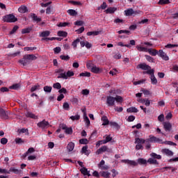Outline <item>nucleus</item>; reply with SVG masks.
I'll return each mask as SVG.
<instances>
[{"label":"nucleus","mask_w":178,"mask_h":178,"mask_svg":"<svg viewBox=\"0 0 178 178\" xmlns=\"http://www.w3.org/2000/svg\"><path fill=\"white\" fill-rule=\"evenodd\" d=\"M58 79H64L65 80L67 79V76H66V72H62L60 73L58 76Z\"/></svg>","instance_id":"c03bdc74"},{"label":"nucleus","mask_w":178,"mask_h":178,"mask_svg":"<svg viewBox=\"0 0 178 178\" xmlns=\"http://www.w3.org/2000/svg\"><path fill=\"white\" fill-rule=\"evenodd\" d=\"M163 126L165 131H170L172 130V124L169 122H163Z\"/></svg>","instance_id":"ddd939ff"},{"label":"nucleus","mask_w":178,"mask_h":178,"mask_svg":"<svg viewBox=\"0 0 178 178\" xmlns=\"http://www.w3.org/2000/svg\"><path fill=\"white\" fill-rule=\"evenodd\" d=\"M176 47H178V44H168L167 45L165 46V48L172 49Z\"/></svg>","instance_id":"e2e57ef3"},{"label":"nucleus","mask_w":178,"mask_h":178,"mask_svg":"<svg viewBox=\"0 0 178 178\" xmlns=\"http://www.w3.org/2000/svg\"><path fill=\"white\" fill-rule=\"evenodd\" d=\"M80 42V39L77 38L74 42H72V45L74 47V48H77V44Z\"/></svg>","instance_id":"3c124183"},{"label":"nucleus","mask_w":178,"mask_h":178,"mask_svg":"<svg viewBox=\"0 0 178 178\" xmlns=\"http://www.w3.org/2000/svg\"><path fill=\"white\" fill-rule=\"evenodd\" d=\"M49 124V122L48 121L43 120L42 121L38 122L37 124V126L39 127L40 129H47Z\"/></svg>","instance_id":"0eeeda50"},{"label":"nucleus","mask_w":178,"mask_h":178,"mask_svg":"<svg viewBox=\"0 0 178 178\" xmlns=\"http://www.w3.org/2000/svg\"><path fill=\"white\" fill-rule=\"evenodd\" d=\"M159 56L161 57L164 60H169V56H168L166 53H165L162 49L159 51Z\"/></svg>","instance_id":"4468645a"},{"label":"nucleus","mask_w":178,"mask_h":178,"mask_svg":"<svg viewBox=\"0 0 178 178\" xmlns=\"http://www.w3.org/2000/svg\"><path fill=\"white\" fill-rule=\"evenodd\" d=\"M53 88H56V90H60L62 88V86L59 82L53 84Z\"/></svg>","instance_id":"a18cd8bd"},{"label":"nucleus","mask_w":178,"mask_h":178,"mask_svg":"<svg viewBox=\"0 0 178 178\" xmlns=\"http://www.w3.org/2000/svg\"><path fill=\"white\" fill-rule=\"evenodd\" d=\"M118 10V8H115V7H110L108 8H107L105 12L106 13H110V14H112L114 12H116Z\"/></svg>","instance_id":"b1692460"},{"label":"nucleus","mask_w":178,"mask_h":178,"mask_svg":"<svg viewBox=\"0 0 178 178\" xmlns=\"http://www.w3.org/2000/svg\"><path fill=\"white\" fill-rule=\"evenodd\" d=\"M60 58L62 60H69L70 59V56L65 55L60 56Z\"/></svg>","instance_id":"bf43d9fd"},{"label":"nucleus","mask_w":178,"mask_h":178,"mask_svg":"<svg viewBox=\"0 0 178 178\" xmlns=\"http://www.w3.org/2000/svg\"><path fill=\"white\" fill-rule=\"evenodd\" d=\"M67 12V13H69V15H70V16H76V15H77L76 11L73 10V9H70Z\"/></svg>","instance_id":"37998d69"},{"label":"nucleus","mask_w":178,"mask_h":178,"mask_svg":"<svg viewBox=\"0 0 178 178\" xmlns=\"http://www.w3.org/2000/svg\"><path fill=\"white\" fill-rule=\"evenodd\" d=\"M31 17L33 20V22H36L37 23H40L41 22V18L38 17L37 15H35V13L31 14Z\"/></svg>","instance_id":"6ab92c4d"},{"label":"nucleus","mask_w":178,"mask_h":178,"mask_svg":"<svg viewBox=\"0 0 178 178\" xmlns=\"http://www.w3.org/2000/svg\"><path fill=\"white\" fill-rule=\"evenodd\" d=\"M145 56L147 60H148V62H152V63L154 62V58H152V56H148V55H145Z\"/></svg>","instance_id":"338daca9"},{"label":"nucleus","mask_w":178,"mask_h":178,"mask_svg":"<svg viewBox=\"0 0 178 178\" xmlns=\"http://www.w3.org/2000/svg\"><path fill=\"white\" fill-rule=\"evenodd\" d=\"M150 156H152L153 159H162V156L159 154H156V153H154V152L150 154Z\"/></svg>","instance_id":"c9c22d12"},{"label":"nucleus","mask_w":178,"mask_h":178,"mask_svg":"<svg viewBox=\"0 0 178 178\" xmlns=\"http://www.w3.org/2000/svg\"><path fill=\"white\" fill-rule=\"evenodd\" d=\"M19 131V133H26V136H29V129L23 128Z\"/></svg>","instance_id":"774afa93"},{"label":"nucleus","mask_w":178,"mask_h":178,"mask_svg":"<svg viewBox=\"0 0 178 178\" xmlns=\"http://www.w3.org/2000/svg\"><path fill=\"white\" fill-rule=\"evenodd\" d=\"M65 74L67 79L68 77H73V76H74V72H73V71L68 70Z\"/></svg>","instance_id":"864d4df0"},{"label":"nucleus","mask_w":178,"mask_h":178,"mask_svg":"<svg viewBox=\"0 0 178 178\" xmlns=\"http://www.w3.org/2000/svg\"><path fill=\"white\" fill-rule=\"evenodd\" d=\"M102 152H112V149L108 148V146L104 145L102 147H100L97 151V154L99 155V154H102Z\"/></svg>","instance_id":"423d86ee"},{"label":"nucleus","mask_w":178,"mask_h":178,"mask_svg":"<svg viewBox=\"0 0 178 178\" xmlns=\"http://www.w3.org/2000/svg\"><path fill=\"white\" fill-rule=\"evenodd\" d=\"M155 72H152L150 74V80H151V83L152 84L156 86V84H158V80L156 79V77H155Z\"/></svg>","instance_id":"dca6fc26"},{"label":"nucleus","mask_w":178,"mask_h":178,"mask_svg":"<svg viewBox=\"0 0 178 178\" xmlns=\"http://www.w3.org/2000/svg\"><path fill=\"white\" fill-rule=\"evenodd\" d=\"M15 143L20 145V144H24V140L22 139V138H16L15 139Z\"/></svg>","instance_id":"a19ab883"},{"label":"nucleus","mask_w":178,"mask_h":178,"mask_svg":"<svg viewBox=\"0 0 178 178\" xmlns=\"http://www.w3.org/2000/svg\"><path fill=\"white\" fill-rule=\"evenodd\" d=\"M138 163H140V165H147V160L144 159H139L138 160Z\"/></svg>","instance_id":"5fc2aeb1"},{"label":"nucleus","mask_w":178,"mask_h":178,"mask_svg":"<svg viewBox=\"0 0 178 178\" xmlns=\"http://www.w3.org/2000/svg\"><path fill=\"white\" fill-rule=\"evenodd\" d=\"M98 168L102 169V170H108L109 167L108 165H105V161L102 160L100 163L98 164Z\"/></svg>","instance_id":"f8f14e48"},{"label":"nucleus","mask_w":178,"mask_h":178,"mask_svg":"<svg viewBox=\"0 0 178 178\" xmlns=\"http://www.w3.org/2000/svg\"><path fill=\"white\" fill-rule=\"evenodd\" d=\"M147 163H149V165H159V162L156 161V159L152 158H149L147 160Z\"/></svg>","instance_id":"aec40b11"},{"label":"nucleus","mask_w":178,"mask_h":178,"mask_svg":"<svg viewBox=\"0 0 178 178\" xmlns=\"http://www.w3.org/2000/svg\"><path fill=\"white\" fill-rule=\"evenodd\" d=\"M147 71H143V74H149L151 75L152 73H155V70L154 69L147 70Z\"/></svg>","instance_id":"de8ad7c7"},{"label":"nucleus","mask_w":178,"mask_h":178,"mask_svg":"<svg viewBox=\"0 0 178 178\" xmlns=\"http://www.w3.org/2000/svg\"><path fill=\"white\" fill-rule=\"evenodd\" d=\"M43 90H44V92L49 93L52 91V87L46 86L43 88Z\"/></svg>","instance_id":"79ce46f5"},{"label":"nucleus","mask_w":178,"mask_h":178,"mask_svg":"<svg viewBox=\"0 0 178 178\" xmlns=\"http://www.w3.org/2000/svg\"><path fill=\"white\" fill-rule=\"evenodd\" d=\"M3 21L6 23H16L17 18L15 17V15L9 14L3 17Z\"/></svg>","instance_id":"f03ea898"},{"label":"nucleus","mask_w":178,"mask_h":178,"mask_svg":"<svg viewBox=\"0 0 178 178\" xmlns=\"http://www.w3.org/2000/svg\"><path fill=\"white\" fill-rule=\"evenodd\" d=\"M124 13L126 16H133V15H137L139 13L138 11H134L133 8H129L124 10Z\"/></svg>","instance_id":"9d476101"},{"label":"nucleus","mask_w":178,"mask_h":178,"mask_svg":"<svg viewBox=\"0 0 178 178\" xmlns=\"http://www.w3.org/2000/svg\"><path fill=\"white\" fill-rule=\"evenodd\" d=\"M40 87V86L39 84L33 86V87L31 88V92H34V91H37V90H39Z\"/></svg>","instance_id":"4d7b16f0"},{"label":"nucleus","mask_w":178,"mask_h":178,"mask_svg":"<svg viewBox=\"0 0 178 178\" xmlns=\"http://www.w3.org/2000/svg\"><path fill=\"white\" fill-rule=\"evenodd\" d=\"M122 163H127V165H129V166H137L138 163L136 162L135 161L129 160V159H123L121 161Z\"/></svg>","instance_id":"1a4fd4ad"},{"label":"nucleus","mask_w":178,"mask_h":178,"mask_svg":"<svg viewBox=\"0 0 178 178\" xmlns=\"http://www.w3.org/2000/svg\"><path fill=\"white\" fill-rule=\"evenodd\" d=\"M17 30H19V26H15L13 28L12 31L10 32V35L15 34V33L16 31H17Z\"/></svg>","instance_id":"680f3d73"},{"label":"nucleus","mask_w":178,"mask_h":178,"mask_svg":"<svg viewBox=\"0 0 178 178\" xmlns=\"http://www.w3.org/2000/svg\"><path fill=\"white\" fill-rule=\"evenodd\" d=\"M104 141H105L106 144L107 143H109L110 141H112V137H111V135H107L106 136V139H104Z\"/></svg>","instance_id":"69168bd1"},{"label":"nucleus","mask_w":178,"mask_h":178,"mask_svg":"<svg viewBox=\"0 0 178 178\" xmlns=\"http://www.w3.org/2000/svg\"><path fill=\"white\" fill-rule=\"evenodd\" d=\"M80 77H91V73L88 72H81L79 74Z\"/></svg>","instance_id":"ea45409f"},{"label":"nucleus","mask_w":178,"mask_h":178,"mask_svg":"<svg viewBox=\"0 0 178 178\" xmlns=\"http://www.w3.org/2000/svg\"><path fill=\"white\" fill-rule=\"evenodd\" d=\"M51 34V31H42L40 34V37H49V35Z\"/></svg>","instance_id":"473e14b6"},{"label":"nucleus","mask_w":178,"mask_h":178,"mask_svg":"<svg viewBox=\"0 0 178 178\" xmlns=\"http://www.w3.org/2000/svg\"><path fill=\"white\" fill-rule=\"evenodd\" d=\"M84 122H86L87 127H89L90 122V119L88 118V117H87V115L84 117Z\"/></svg>","instance_id":"052dcab7"},{"label":"nucleus","mask_w":178,"mask_h":178,"mask_svg":"<svg viewBox=\"0 0 178 178\" xmlns=\"http://www.w3.org/2000/svg\"><path fill=\"white\" fill-rule=\"evenodd\" d=\"M147 52L152 55V56H156L159 53L156 51V49H148Z\"/></svg>","instance_id":"393cba45"},{"label":"nucleus","mask_w":178,"mask_h":178,"mask_svg":"<svg viewBox=\"0 0 178 178\" xmlns=\"http://www.w3.org/2000/svg\"><path fill=\"white\" fill-rule=\"evenodd\" d=\"M18 12H19V13H27L28 12L27 6H21L18 8Z\"/></svg>","instance_id":"5701e85b"},{"label":"nucleus","mask_w":178,"mask_h":178,"mask_svg":"<svg viewBox=\"0 0 178 178\" xmlns=\"http://www.w3.org/2000/svg\"><path fill=\"white\" fill-rule=\"evenodd\" d=\"M60 127L62 129V130H64V132L65 133V134H70V135L73 134V128L67 127V126H66V124H60Z\"/></svg>","instance_id":"20e7f679"},{"label":"nucleus","mask_w":178,"mask_h":178,"mask_svg":"<svg viewBox=\"0 0 178 178\" xmlns=\"http://www.w3.org/2000/svg\"><path fill=\"white\" fill-rule=\"evenodd\" d=\"M102 144H106L104 140L97 141L96 143V147H99L100 145H102Z\"/></svg>","instance_id":"0e129e2a"},{"label":"nucleus","mask_w":178,"mask_h":178,"mask_svg":"<svg viewBox=\"0 0 178 178\" xmlns=\"http://www.w3.org/2000/svg\"><path fill=\"white\" fill-rule=\"evenodd\" d=\"M159 5H166L168 3H170L169 0H160L159 1Z\"/></svg>","instance_id":"13d9d810"},{"label":"nucleus","mask_w":178,"mask_h":178,"mask_svg":"<svg viewBox=\"0 0 178 178\" xmlns=\"http://www.w3.org/2000/svg\"><path fill=\"white\" fill-rule=\"evenodd\" d=\"M35 59H37V56L34 54H26L24 56L22 59L19 60V63L23 66H26L27 63H30L31 60H35Z\"/></svg>","instance_id":"f257e3e1"},{"label":"nucleus","mask_w":178,"mask_h":178,"mask_svg":"<svg viewBox=\"0 0 178 178\" xmlns=\"http://www.w3.org/2000/svg\"><path fill=\"white\" fill-rule=\"evenodd\" d=\"M115 101H116V102H123V97H122L121 96L119 95H116L115 97Z\"/></svg>","instance_id":"09e8293b"},{"label":"nucleus","mask_w":178,"mask_h":178,"mask_svg":"<svg viewBox=\"0 0 178 178\" xmlns=\"http://www.w3.org/2000/svg\"><path fill=\"white\" fill-rule=\"evenodd\" d=\"M145 143H147V140H145V139L143 138H136L135 139V144H145Z\"/></svg>","instance_id":"a878e982"},{"label":"nucleus","mask_w":178,"mask_h":178,"mask_svg":"<svg viewBox=\"0 0 178 178\" xmlns=\"http://www.w3.org/2000/svg\"><path fill=\"white\" fill-rule=\"evenodd\" d=\"M89 141L87 138H82L79 140V144L87 145L88 144Z\"/></svg>","instance_id":"603ef678"},{"label":"nucleus","mask_w":178,"mask_h":178,"mask_svg":"<svg viewBox=\"0 0 178 178\" xmlns=\"http://www.w3.org/2000/svg\"><path fill=\"white\" fill-rule=\"evenodd\" d=\"M11 172L15 173V175H19V173H20V171L15 168H10V170L8 171V175H10Z\"/></svg>","instance_id":"2f4dec72"},{"label":"nucleus","mask_w":178,"mask_h":178,"mask_svg":"<svg viewBox=\"0 0 178 178\" xmlns=\"http://www.w3.org/2000/svg\"><path fill=\"white\" fill-rule=\"evenodd\" d=\"M67 149L68 150L69 152H72L73 149H74V143L70 142L68 143L67 145Z\"/></svg>","instance_id":"4be33fe9"},{"label":"nucleus","mask_w":178,"mask_h":178,"mask_svg":"<svg viewBox=\"0 0 178 178\" xmlns=\"http://www.w3.org/2000/svg\"><path fill=\"white\" fill-rule=\"evenodd\" d=\"M90 70L92 73H95V74H98L99 73H102V68L96 67V65L93 66Z\"/></svg>","instance_id":"2eb2a0df"},{"label":"nucleus","mask_w":178,"mask_h":178,"mask_svg":"<svg viewBox=\"0 0 178 178\" xmlns=\"http://www.w3.org/2000/svg\"><path fill=\"white\" fill-rule=\"evenodd\" d=\"M137 69H141L142 70H151V66L145 64V63H140L138 65Z\"/></svg>","instance_id":"9b49d317"},{"label":"nucleus","mask_w":178,"mask_h":178,"mask_svg":"<svg viewBox=\"0 0 178 178\" xmlns=\"http://www.w3.org/2000/svg\"><path fill=\"white\" fill-rule=\"evenodd\" d=\"M70 119L73 121L80 120V115H72L71 117H70Z\"/></svg>","instance_id":"8fccbe9b"},{"label":"nucleus","mask_w":178,"mask_h":178,"mask_svg":"<svg viewBox=\"0 0 178 178\" xmlns=\"http://www.w3.org/2000/svg\"><path fill=\"white\" fill-rule=\"evenodd\" d=\"M31 30H33L32 27H29V28L23 29L22 30V34H29V33L31 32Z\"/></svg>","instance_id":"72a5a7b5"},{"label":"nucleus","mask_w":178,"mask_h":178,"mask_svg":"<svg viewBox=\"0 0 178 178\" xmlns=\"http://www.w3.org/2000/svg\"><path fill=\"white\" fill-rule=\"evenodd\" d=\"M162 152H164V154H166V155H168V156H173V152L169 149H162Z\"/></svg>","instance_id":"7c9ffc66"},{"label":"nucleus","mask_w":178,"mask_h":178,"mask_svg":"<svg viewBox=\"0 0 178 178\" xmlns=\"http://www.w3.org/2000/svg\"><path fill=\"white\" fill-rule=\"evenodd\" d=\"M161 144H165L166 145H174V146L177 145V144H176L172 141H168V140L164 141V142L162 141Z\"/></svg>","instance_id":"49530a36"},{"label":"nucleus","mask_w":178,"mask_h":178,"mask_svg":"<svg viewBox=\"0 0 178 178\" xmlns=\"http://www.w3.org/2000/svg\"><path fill=\"white\" fill-rule=\"evenodd\" d=\"M127 112L128 113H137L138 112V109H137L136 107L132 106L127 109Z\"/></svg>","instance_id":"412c9836"},{"label":"nucleus","mask_w":178,"mask_h":178,"mask_svg":"<svg viewBox=\"0 0 178 178\" xmlns=\"http://www.w3.org/2000/svg\"><path fill=\"white\" fill-rule=\"evenodd\" d=\"M102 120L103 122L102 126H108L110 123L109 120H108V117L105 115L102 118Z\"/></svg>","instance_id":"bb28decb"},{"label":"nucleus","mask_w":178,"mask_h":178,"mask_svg":"<svg viewBox=\"0 0 178 178\" xmlns=\"http://www.w3.org/2000/svg\"><path fill=\"white\" fill-rule=\"evenodd\" d=\"M20 87H22L20 83H14L9 88L10 90H19Z\"/></svg>","instance_id":"cd10ccee"},{"label":"nucleus","mask_w":178,"mask_h":178,"mask_svg":"<svg viewBox=\"0 0 178 178\" xmlns=\"http://www.w3.org/2000/svg\"><path fill=\"white\" fill-rule=\"evenodd\" d=\"M87 35H99V34H101V31H89L87 33Z\"/></svg>","instance_id":"e433bc0d"},{"label":"nucleus","mask_w":178,"mask_h":178,"mask_svg":"<svg viewBox=\"0 0 178 178\" xmlns=\"http://www.w3.org/2000/svg\"><path fill=\"white\" fill-rule=\"evenodd\" d=\"M100 176H102V177H104V178H109L111 176V173L108 172H105V171H102L99 172Z\"/></svg>","instance_id":"c85d7f7f"},{"label":"nucleus","mask_w":178,"mask_h":178,"mask_svg":"<svg viewBox=\"0 0 178 178\" xmlns=\"http://www.w3.org/2000/svg\"><path fill=\"white\" fill-rule=\"evenodd\" d=\"M80 172L82 173V175H83V176H88V177H90V176H91V174H90V171H88L86 168V167L81 168Z\"/></svg>","instance_id":"a211bd4d"},{"label":"nucleus","mask_w":178,"mask_h":178,"mask_svg":"<svg viewBox=\"0 0 178 178\" xmlns=\"http://www.w3.org/2000/svg\"><path fill=\"white\" fill-rule=\"evenodd\" d=\"M42 41H54L56 40L57 41H62L61 38H43L41 39Z\"/></svg>","instance_id":"f3484780"},{"label":"nucleus","mask_w":178,"mask_h":178,"mask_svg":"<svg viewBox=\"0 0 178 178\" xmlns=\"http://www.w3.org/2000/svg\"><path fill=\"white\" fill-rule=\"evenodd\" d=\"M136 49H138V51H139V52H147L148 51V49H147L145 47H143L141 46H136Z\"/></svg>","instance_id":"58836bf2"},{"label":"nucleus","mask_w":178,"mask_h":178,"mask_svg":"<svg viewBox=\"0 0 178 178\" xmlns=\"http://www.w3.org/2000/svg\"><path fill=\"white\" fill-rule=\"evenodd\" d=\"M26 116V118H30L31 119H38V117L35 115L34 113L31 112H27Z\"/></svg>","instance_id":"c756f323"},{"label":"nucleus","mask_w":178,"mask_h":178,"mask_svg":"<svg viewBox=\"0 0 178 178\" xmlns=\"http://www.w3.org/2000/svg\"><path fill=\"white\" fill-rule=\"evenodd\" d=\"M109 124L111 127L116 128L117 130H119V129H120V126L119 125V124L115 122H110Z\"/></svg>","instance_id":"4c0bfd02"},{"label":"nucleus","mask_w":178,"mask_h":178,"mask_svg":"<svg viewBox=\"0 0 178 178\" xmlns=\"http://www.w3.org/2000/svg\"><path fill=\"white\" fill-rule=\"evenodd\" d=\"M9 115L10 113L8 111L0 107V118L1 119H3L4 120H8L9 119Z\"/></svg>","instance_id":"7ed1b4c3"},{"label":"nucleus","mask_w":178,"mask_h":178,"mask_svg":"<svg viewBox=\"0 0 178 178\" xmlns=\"http://www.w3.org/2000/svg\"><path fill=\"white\" fill-rule=\"evenodd\" d=\"M63 108L65 111H69V109H70V106L69 105V103L65 102L63 105Z\"/></svg>","instance_id":"6e6d98bb"},{"label":"nucleus","mask_w":178,"mask_h":178,"mask_svg":"<svg viewBox=\"0 0 178 178\" xmlns=\"http://www.w3.org/2000/svg\"><path fill=\"white\" fill-rule=\"evenodd\" d=\"M106 104L108 106H115V97L112 96H108L106 97Z\"/></svg>","instance_id":"6e6552de"},{"label":"nucleus","mask_w":178,"mask_h":178,"mask_svg":"<svg viewBox=\"0 0 178 178\" xmlns=\"http://www.w3.org/2000/svg\"><path fill=\"white\" fill-rule=\"evenodd\" d=\"M58 37H67V32L63 31H59L57 33Z\"/></svg>","instance_id":"f704fd0d"},{"label":"nucleus","mask_w":178,"mask_h":178,"mask_svg":"<svg viewBox=\"0 0 178 178\" xmlns=\"http://www.w3.org/2000/svg\"><path fill=\"white\" fill-rule=\"evenodd\" d=\"M146 143H159V144H162V139L154 136H149V138L146 140Z\"/></svg>","instance_id":"39448f33"}]
</instances>
